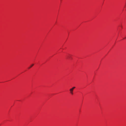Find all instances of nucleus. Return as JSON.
<instances>
[{
  "mask_svg": "<svg viewBox=\"0 0 126 126\" xmlns=\"http://www.w3.org/2000/svg\"><path fill=\"white\" fill-rule=\"evenodd\" d=\"M73 90L72 89H70V93H71V94H73Z\"/></svg>",
  "mask_w": 126,
  "mask_h": 126,
  "instance_id": "obj_1",
  "label": "nucleus"
},
{
  "mask_svg": "<svg viewBox=\"0 0 126 126\" xmlns=\"http://www.w3.org/2000/svg\"><path fill=\"white\" fill-rule=\"evenodd\" d=\"M71 58V55H69L67 56V58L70 59Z\"/></svg>",
  "mask_w": 126,
  "mask_h": 126,
  "instance_id": "obj_2",
  "label": "nucleus"
},
{
  "mask_svg": "<svg viewBox=\"0 0 126 126\" xmlns=\"http://www.w3.org/2000/svg\"><path fill=\"white\" fill-rule=\"evenodd\" d=\"M34 65V64H32L31 66L29 67L28 68L29 69H30V68H31V67H32L33 65Z\"/></svg>",
  "mask_w": 126,
  "mask_h": 126,
  "instance_id": "obj_3",
  "label": "nucleus"
},
{
  "mask_svg": "<svg viewBox=\"0 0 126 126\" xmlns=\"http://www.w3.org/2000/svg\"><path fill=\"white\" fill-rule=\"evenodd\" d=\"M75 88V87H73L71 89H73V90Z\"/></svg>",
  "mask_w": 126,
  "mask_h": 126,
  "instance_id": "obj_4",
  "label": "nucleus"
},
{
  "mask_svg": "<svg viewBox=\"0 0 126 126\" xmlns=\"http://www.w3.org/2000/svg\"><path fill=\"white\" fill-rule=\"evenodd\" d=\"M121 27H122V26H121Z\"/></svg>",
  "mask_w": 126,
  "mask_h": 126,
  "instance_id": "obj_5",
  "label": "nucleus"
}]
</instances>
